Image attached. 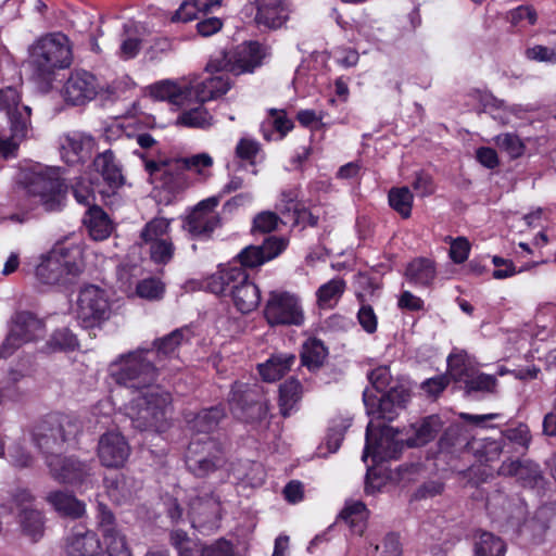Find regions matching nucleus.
I'll list each match as a JSON object with an SVG mask.
<instances>
[{"mask_svg":"<svg viewBox=\"0 0 556 556\" xmlns=\"http://www.w3.org/2000/svg\"><path fill=\"white\" fill-rule=\"evenodd\" d=\"M73 61L70 38L60 31L38 38L29 48V64L37 79L51 83L58 70L70 67Z\"/></svg>","mask_w":556,"mask_h":556,"instance_id":"nucleus-1","label":"nucleus"},{"mask_svg":"<svg viewBox=\"0 0 556 556\" xmlns=\"http://www.w3.org/2000/svg\"><path fill=\"white\" fill-rule=\"evenodd\" d=\"M206 289L214 294H229L236 308L242 314L253 312L261 302L257 286L249 279L245 269L238 265H226L210 276Z\"/></svg>","mask_w":556,"mask_h":556,"instance_id":"nucleus-2","label":"nucleus"},{"mask_svg":"<svg viewBox=\"0 0 556 556\" xmlns=\"http://www.w3.org/2000/svg\"><path fill=\"white\" fill-rule=\"evenodd\" d=\"M152 350L138 349L119 355L110 364L109 370L112 379L139 393L159 389L154 387L157 368L151 359Z\"/></svg>","mask_w":556,"mask_h":556,"instance_id":"nucleus-3","label":"nucleus"},{"mask_svg":"<svg viewBox=\"0 0 556 556\" xmlns=\"http://www.w3.org/2000/svg\"><path fill=\"white\" fill-rule=\"evenodd\" d=\"M83 268V253L79 247L56 243L48 253L40 256L35 274L45 285H66L79 276Z\"/></svg>","mask_w":556,"mask_h":556,"instance_id":"nucleus-4","label":"nucleus"},{"mask_svg":"<svg viewBox=\"0 0 556 556\" xmlns=\"http://www.w3.org/2000/svg\"><path fill=\"white\" fill-rule=\"evenodd\" d=\"M81 425L73 416L51 414L38 421L31 431V438L47 459L59 456L65 444L80 432Z\"/></svg>","mask_w":556,"mask_h":556,"instance_id":"nucleus-5","label":"nucleus"},{"mask_svg":"<svg viewBox=\"0 0 556 556\" xmlns=\"http://www.w3.org/2000/svg\"><path fill=\"white\" fill-rule=\"evenodd\" d=\"M170 394L160 389L141 392L126 407L134 428L140 431H162L166 427Z\"/></svg>","mask_w":556,"mask_h":556,"instance_id":"nucleus-6","label":"nucleus"},{"mask_svg":"<svg viewBox=\"0 0 556 556\" xmlns=\"http://www.w3.org/2000/svg\"><path fill=\"white\" fill-rule=\"evenodd\" d=\"M227 402L231 414L247 424L261 422L269 413V401L257 382H233Z\"/></svg>","mask_w":556,"mask_h":556,"instance_id":"nucleus-7","label":"nucleus"},{"mask_svg":"<svg viewBox=\"0 0 556 556\" xmlns=\"http://www.w3.org/2000/svg\"><path fill=\"white\" fill-rule=\"evenodd\" d=\"M448 374L453 381L464 386L465 393L493 392L497 380L495 376L479 371L477 363L465 350L455 349L447 356Z\"/></svg>","mask_w":556,"mask_h":556,"instance_id":"nucleus-8","label":"nucleus"},{"mask_svg":"<svg viewBox=\"0 0 556 556\" xmlns=\"http://www.w3.org/2000/svg\"><path fill=\"white\" fill-rule=\"evenodd\" d=\"M189 472L205 478L220 469L226 463V453L222 443L211 437L193 438L185 456Z\"/></svg>","mask_w":556,"mask_h":556,"instance_id":"nucleus-9","label":"nucleus"},{"mask_svg":"<svg viewBox=\"0 0 556 556\" xmlns=\"http://www.w3.org/2000/svg\"><path fill=\"white\" fill-rule=\"evenodd\" d=\"M22 185L29 197L37 199L47 212L60 211L64 204L67 187L54 173L28 172Z\"/></svg>","mask_w":556,"mask_h":556,"instance_id":"nucleus-10","label":"nucleus"},{"mask_svg":"<svg viewBox=\"0 0 556 556\" xmlns=\"http://www.w3.org/2000/svg\"><path fill=\"white\" fill-rule=\"evenodd\" d=\"M46 324L29 311L16 312L10 319L9 332L0 348L2 357L11 356L24 344L45 338Z\"/></svg>","mask_w":556,"mask_h":556,"instance_id":"nucleus-11","label":"nucleus"},{"mask_svg":"<svg viewBox=\"0 0 556 556\" xmlns=\"http://www.w3.org/2000/svg\"><path fill=\"white\" fill-rule=\"evenodd\" d=\"M170 220L154 217L140 231L139 245L147 247L150 260L157 265L168 264L175 253V245L168 235Z\"/></svg>","mask_w":556,"mask_h":556,"instance_id":"nucleus-12","label":"nucleus"},{"mask_svg":"<svg viewBox=\"0 0 556 556\" xmlns=\"http://www.w3.org/2000/svg\"><path fill=\"white\" fill-rule=\"evenodd\" d=\"M263 48L258 42L241 45L235 50L220 52L208 62V68L233 75L251 73L262 64Z\"/></svg>","mask_w":556,"mask_h":556,"instance_id":"nucleus-13","label":"nucleus"},{"mask_svg":"<svg viewBox=\"0 0 556 556\" xmlns=\"http://www.w3.org/2000/svg\"><path fill=\"white\" fill-rule=\"evenodd\" d=\"M264 317L270 326H301L304 323L300 299L291 292L281 290L268 293Z\"/></svg>","mask_w":556,"mask_h":556,"instance_id":"nucleus-14","label":"nucleus"},{"mask_svg":"<svg viewBox=\"0 0 556 556\" xmlns=\"http://www.w3.org/2000/svg\"><path fill=\"white\" fill-rule=\"evenodd\" d=\"M110 314L111 305L103 289L94 285H88L80 289L76 315L81 327L85 329L99 327L109 319Z\"/></svg>","mask_w":556,"mask_h":556,"instance_id":"nucleus-15","label":"nucleus"},{"mask_svg":"<svg viewBox=\"0 0 556 556\" xmlns=\"http://www.w3.org/2000/svg\"><path fill=\"white\" fill-rule=\"evenodd\" d=\"M220 197H210L200 201L182 218V228L194 239H208L220 227L222 218L216 211Z\"/></svg>","mask_w":556,"mask_h":556,"instance_id":"nucleus-16","label":"nucleus"},{"mask_svg":"<svg viewBox=\"0 0 556 556\" xmlns=\"http://www.w3.org/2000/svg\"><path fill=\"white\" fill-rule=\"evenodd\" d=\"M46 465L50 476L63 484L88 486L92 484L91 463L81 462L74 456H49Z\"/></svg>","mask_w":556,"mask_h":556,"instance_id":"nucleus-17","label":"nucleus"},{"mask_svg":"<svg viewBox=\"0 0 556 556\" xmlns=\"http://www.w3.org/2000/svg\"><path fill=\"white\" fill-rule=\"evenodd\" d=\"M180 165L178 159L144 161V168L150 177L159 180L161 187L174 195L186 191L191 186V179Z\"/></svg>","mask_w":556,"mask_h":556,"instance_id":"nucleus-18","label":"nucleus"},{"mask_svg":"<svg viewBox=\"0 0 556 556\" xmlns=\"http://www.w3.org/2000/svg\"><path fill=\"white\" fill-rule=\"evenodd\" d=\"M0 112L7 116L10 131L18 137H27L31 128V109L22 102V96L16 87L0 88Z\"/></svg>","mask_w":556,"mask_h":556,"instance_id":"nucleus-19","label":"nucleus"},{"mask_svg":"<svg viewBox=\"0 0 556 556\" xmlns=\"http://www.w3.org/2000/svg\"><path fill=\"white\" fill-rule=\"evenodd\" d=\"M409 399V392L402 386L391 388L379 397L369 390L363 393V401L367 414L375 417L392 421L403 409Z\"/></svg>","mask_w":556,"mask_h":556,"instance_id":"nucleus-20","label":"nucleus"},{"mask_svg":"<svg viewBox=\"0 0 556 556\" xmlns=\"http://www.w3.org/2000/svg\"><path fill=\"white\" fill-rule=\"evenodd\" d=\"M97 525L103 540L106 544L109 556H131L127 545L126 536L116 525L115 516L112 510L102 502L97 505Z\"/></svg>","mask_w":556,"mask_h":556,"instance_id":"nucleus-21","label":"nucleus"},{"mask_svg":"<svg viewBox=\"0 0 556 556\" xmlns=\"http://www.w3.org/2000/svg\"><path fill=\"white\" fill-rule=\"evenodd\" d=\"M99 85L94 75L85 71H73L64 83L62 94L67 103L83 105L96 98Z\"/></svg>","mask_w":556,"mask_h":556,"instance_id":"nucleus-22","label":"nucleus"},{"mask_svg":"<svg viewBox=\"0 0 556 556\" xmlns=\"http://www.w3.org/2000/svg\"><path fill=\"white\" fill-rule=\"evenodd\" d=\"M192 526L202 532H212L218 528L220 502L213 493L195 496L190 501Z\"/></svg>","mask_w":556,"mask_h":556,"instance_id":"nucleus-23","label":"nucleus"},{"mask_svg":"<svg viewBox=\"0 0 556 556\" xmlns=\"http://www.w3.org/2000/svg\"><path fill=\"white\" fill-rule=\"evenodd\" d=\"M97 453L102 466L122 468L130 455V446L122 433L108 431L100 437Z\"/></svg>","mask_w":556,"mask_h":556,"instance_id":"nucleus-24","label":"nucleus"},{"mask_svg":"<svg viewBox=\"0 0 556 556\" xmlns=\"http://www.w3.org/2000/svg\"><path fill=\"white\" fill-rule=\"evenodd\" d=\"M288 245L283 238L268 237L262 245H249L238 255L239 263L244 268H255L281 254Z\"/></svg>","mask_w":556,"mask_h":556,"instance_id":"nucleus-25","label":"nucleus"},{"mask_svg":"<svg viewBox=\"0 0 556 556\" xmlns=\"http://www.w3.org/2000/svg\"><path fill=\"white\" fill-rule=\"evenodd\" d=\"M210 75L200 81H193L189 85V96L194 94L195 99L201 102L216 100L224 96L231 86L228 72H217L214 68H208Z\"/></svg>","mask_w":556,"mask_h":556,"instance_id":"nucleus-26","label":"nucleus"},{"mask_svg":"<svg viewBox=\"0 0 556 556\" xmlns=\"http://www.w3.org/2000/svg\"><path fill=\"white\" fill-rule=\"evenodd\" d=\"M94 146V139L90 135L73 131L61 138V156L68 165L79 164L90 157Z\"/></svg>","mask_w":556,"mask_h":556,"instance_id":"nucleus-27","label":"nucleus"},{"mask_svg":"<svg viewBox=\"0 0 556 556\" xmlns=\"http://www.w3.org/2000/svg\"><path fill=\"white\" fill-rule=\"evenodd\" d=\"M256 13L254 22L266 29L281 28L289 18L286 0H254Z\"/></svg>","mask_w":556,"mask_h":556,"instance_id":"nucleus-28","label":"nucleus"},{"mask_svg":"<svg viewBox=\"0 0 556 556\" xmlns=\"http://www.w3.org/2000/svg\"><path fill=\"white\" fill-rule=\"evenodd\" d=\"M371 426L372 424L369 422L366 428V444L362 459L366 462L368 456H371L377 462L396 458L397 454L401 452L402 446L400 442L388 438V432L391 431L392 429L384 428L382 430L380 439L376 442L375 445H372L370 441Z\"/></svg>","mask_w":556,"mask_h":556,"instance_id":"nucleus-29","label":"nucleus"},{"mask_svg":"<svg viewBox=\"0 0 556 556\" xmlns=\"http://www.w3.org/2000/svg\"><path fill=\"white\" fill-rule=\"evenodd\" d=\"M66 551L71 556H103L104 548L98 534L93 531H77L68 539Z\"/></svg>","mask_w":556,"mask_h":556,"instance_id":"nucleus-30","label":"nucleus"},{"mask_svg":"<svg viewBox=\"0 0 556 556\" xmlns=\"http://www.w3.org/2000/svg\"><path fill=\"white\" fill-rule=\"evenodd\" d=\"M93 166L110 188L118 189L124 185L122 166L111 149L99 153L93 160Z\"/></svg>","mask_w":556,"mask_h":556,"instance_id":"nucleus-31","label":"nucleus"},{"mask_svg":"<svg viewBox=\"0 0 556 556\" xmlns=\"http://www.w3.org/2000/svg\"><path fill=\"white\" fill-rule=\"evenodd\" d=\"M46 500L64 517L77 519L86 513V504L70 492L52 491L47 494Z\"/></svg>","mask_w":556,"mask_h":556,"instance_id":"nucleus-32","label":"nucleus"},{"mask_svg":"<svg viewBox=\"0 0 556 556\" xmlns=\"http://www.w3.org/2000/svg\"><path fill=\"white\" fill-rule=\"evenodd\" d=\"M296 356L292 353H277L257 366L264 381L275 382L281 379L295 364Z\"/></svg>","mask_w":556,"mask_h":556,"instance_id":"nucleus-33","label":"nucleus"},{"mask_svg":"<svg viewBox=\"0 0 556 556\" xmlns=\"http://www.w3.org/2000/svg\"><path fill=\"white\" fill-rule=\"evenodd\" d=\"M437 276L435 264L427 257H417L410 261L405 269L406 279L419 287H429Z\"/></svg>","mask_w":556,"mask_h":556,"instance_id":"nucleus-34","label":"nucleus"},{"mask_svg":"<svg viewBox=\"0 0 556 556\" xmlns=\"http://www.w3.org/2000/svg\"><path fill=\"white\" fill-rule=\"evenodd\" d=\"M472 540L475 556H505L506 554L507 545L505 541L492 532L477 530Z\"/></svg>","mask_w":556,"mask_h":556,"instance_id":"nucleus-35","label":"nucleus"},{"mask_svg":"<svg viewBox=\"0 0 556 556\" xmlns=\"http://www.w3.org/2000/svg\"><path fill=\"white\" fill-rule=\"evenodd\" d=\"M303 396V386L296 378H289L279 387V409L283 417H289L299 408Z\"/></svg>","mask_w":556,"mask_h":556,"instance_id":"nucleus-36","label":"nucleus"},{"mask_svg":"<svg viewBox=\"0 0 556 556\" xmlns=\"http://www.w3.org/2000/svg\"><path fill=\"white\" fill-rule=\"evenodd\" d=\"M84 224L92 239L100 241L106 239L112 231V224L108 214L99 206L89 207Z\"/></svg>","mask_w":556,"mask_h":556,"instance_id":"nucleus-37","label":"nucleus"},{"mask_svg":"<svg viewBox=\"0 0 556 556\" xmlns=\"http://www.w3.org/2000/svg\"><path fill=\"white\" fill-rule=\"evenodd\" d=\"M328 356V349L321 340L316 338L307 339L301 351V363L309 370L320 368Z\"/></svg>","mask_w":556,"mask_h":556,"instance_id":"nucleus-38","label":"nucleus"},{"mask_svg":"<svg viewBox=\"0 0 556 556\" xmlns=\"http://www.w3.org/2000/svg\"><path fill=\"white\" fill-rule=\"evenodd\" d=\"M225 408L222 405L204 408L192 420V429L199 433L214 431L225 418Z\"/></svg>","mask_w":556,"mask_h":556,"instance_id":"nucleus-39","label":"nucleus"},{"mask_svg":"<svg viewBox=\"0 0 556 556\" xmlns=\"http://www.w3.org/2000/svg\"><path fill=\"white\" fill-rule=\"evenodd\" d=\"M189 86L180 87L174 81L163 80L150 87V94L156 100H167L172 103H178L189 96Z\"/></svg>","mask_w":556,"mask_h":556,"instance_id":"nucleus-40","label":"nucleus"},{"mask_svg":"<svg viewBox=\"0 0 556 556\" xmlns=\"http://www.w3.org/2000/svg\"><path fill=\"white\" fill-rule=\"evenodd\" d=\"M20 523L25 535L37 542L43 534V517L39 510L23 508L20 514Z\"/></svg>","mask_w":556,"mask_h":556,"instance_id":"nucleus-41","label":"nucleus"},{"mask_svg":"<svg viewBox=\"0 0 556 556\" xmlns=\"http://www.w3.org/2000/svg\"><path fill=\"white\" fill-rule=\"evenodd\" d=\"M186 331V329H175L163 338L156 339L153 342L154 349H151L153 354H156L160 358L174 355L185 340Z\"/></svg>","mask_w":556,"mask_h":556,"instance_id":"nucleus-42","label":"nucleus"},{"mask_svg":"<svg viewBox=\"0 0 556 556\" xmlns=\"http://www.w3.org/2000/svg\"><path fill=\"white\" fill-rule=\"evenodd\" d=\"M388 200L390 206L396 211L403 218H408L412 214L413 194L407 187L392 188L389 191Z\"/></svg>","mask_w":556,"mask_h":556,"instance_id":"nucleus-43","label":"nucleus"},{"mask_svg":"<svg viewBox=\"0 0 556 556\" xmlns=\"http://www.w3.org/2000/svg\"><path fill=\"white\" fill-rule=\"evenodd\" d=\"M345 290V281L341 278H334L321 285L317 292L318 305L320 307H331V302H337Z\"/></svg>","mask_w":556,"mask_h":556,"instance_id":"nucleus-44","label":"nucleus"},{"mask_svg":"<svg viewBox=\"0 0 556 556\" xmlns=\"http://www.w3.org/2000/svg\"><path fill=\"white\" fill-rule=\"evenodd\" d=\"M177 123L187 127L207 128L213 125V116L205 108L198 106L182 112Z\"/></svg>","mask_w":556,"mask_h":556,"instance_id":"nucleus-45","label":"nucleus"},{"mask_svg":"<svg viewBox=\"0 0 556 556\" xmlns=\"http://www.w3.org/2000/svg\"><path fill=\"white\" fill-rule=\"evenodd\" d=\"M441 420L438 416L431 415L426 417L416 428V438L410 445H424L431 441L441 429Z\"/></svg>","mask_w":556,"mask_h":556,"instance_id":"nucleus-46","label":"nucleus"},{"mask_svg":"<svg viewBox=\"0 0 556 556\" xmlns=\"http://www.w3.org/2000/svg\"><path fill=\"white\" fill-rule=\"evenodd\" d=\"M529 470V477L538 476V464L533 462H520V460H507L503 462V464L498 468V475L505 477H517L525 478L523 471Z\"/></svg>","mask_w":556,"mask_h":556,"instance_id":"nucleus-47","label":"nucleus"},{"mask_svg":"<svg viewBox=\"0 0 556 556\" xmlns=\"http://www.w3.org/2000/svg\"><path fill=\"white\" fill-rule=\"evenodd\" d=\"M494 143L511 159L521 156L525 151V144L516 134H501L494 138Z\"/></svg>","mask_w":556,"mask_h":556,"instance_id":"nucleus-48","label":"nucleus"},{"mask_svg":"<svg viewBox=\"0 0 556 556\" xmlns=\"http://www.w3.org/2000/svg\"><path fill=\"white\" fill-rule=\"evenodd\" d=\"M104 485L108 496L116 504H122L129 497V491L122 475L104 478Z\"/></svg>","mask_w":556,"mask_h":556,"instance_id":"nucleus-49","label":"nucleus"},{"mask_svg":"<svg viewBox=\"0 0 556 556\" xmlns=\"http://www.w3.org/2000/svg\"><path fill=\"white\" fill-rule=\"evenodd\" d=\"M165 292L164 283L156 278H146L140 280L136 287V293L150 301L160 300Z\"/></svg>","mask_w":556,"mask_h":556,"instance_id":"nucleus-50","label":"nucleus"},{"mask_svg":"<svg viewBox=\"0 0 556 556\" xmlns=\"http://www.w3.org/2000/svg\"><path fill=\"white\" fill-rule=\"evenodd\" d=\"M187 172L191 170L198 175L205 176L204 169L213 165V159L207 153H199L188 157H177Z\"/></svg>","mask_w":556,"mask_h":556,"instance_id":"nucleus-51","label":"nucleus"},{"mask_svg":"<svg viewBox=\"0 0 556 556\" xmlns=\"http://www.w3.org/2000/svg\"><path fill=\"white\" fill-rule=\"evenodd\" d=\"M280 217L270 211L261 212L253 219L252 231L254 233H268L277 229Z\"/></svg>","mask_w":556,"mask_h":556,"instance_id":"nucleus-52","label":"nucleus"},{"mask_svg":"<svg viewBox=\"0 0 556 556\" xmlns=\"http://www.w3.org/2000/svg\"><path fill=\"white\" fill-rule=\"evenodd\" d=\"M49 343L51 348L64 351L74 350L78 345L75 334L67 328L55 330Z\"/></svg>","mask_w":556,"mask_h":556,"instance_id":"nucleus-53","label":"nucleus"},{"mask_svg":"<svg viewBox=\"0 0 556 556\" xmlns=\"http://www.w3.org/2000/svg\"><path fill=\"white\" fill-rule=\"evenodd\" d=\"M200 5L205 7L206 3L201 0H186L179 7V9L172 16V22H189L197 18V14L200 11Z\"/></svg>","mask_w":556,"mask_h":556,"instance_id":"nucleus-54","label":"nucleus"},{"mask_svg":"<svg viewBox=\"0 0 556 556\" xmlns=\"http://www.w3.org/2000/svg\"><path fill=\"white\" fill-rule=\"evenodd\" d=\"M351 426V419H340L339 424L333 425L327 435V446L330 453H334L341 445L344 438V431Z\"/></svg>","mask_w":556,"mask_h":556,"instance_id":"nucleus-55","label":"nucleus"},{"mask_svg":"<svg viewBox=\"0 0 556 556\" xmlns=\"http://www.w3.org/2000/svg\"><path fill=\"white\" fill-rule=\"evenodd\" d=\"M503 447L502 441L484 440L480 446L476 448V453L480 456L481 462L489 463L498 458Z\"/></svg>","mask_w":556,"mask_h":556,"instance_id":"nucleus-56","label":"nucleus"},{"mask_svg":"<svg viewBox=\"0 0 556 556\" xmlns=\"http://www.w3.org/2000/svg\"><path fill=\"white\" fill-rule=\"evenodd\" d=\"M503 437L509 442L515 443L523 448L528 447L531 439L529 428L525 424H519L515 428L506 429L503 431Z\"/></svg>","mask_w":556,"mask_h":556,"instance_id":"nucleus-57","label":"nucleus"},{"mask_svg":"<svg viewBox=\"0 0 556 556\" xmlns=\"http://www.w3.org/2000/svg\"><path fill=\"white\" fill-rule=\"evenodd\" d=\"M470 243L467 238L458 237L451 241L450 257L456 264L464 263L469 255Z\"/></svg>","mask_w":556,"mask_h":556,"instance_id":"nucleus-58","label":"nucleus"},{"mask_svg":"<svg viewBox=\"0 0 556 556\" xmlns=\"http://www.w3.org/2000/svg\"><path fill=\"white\" fill-rule=\"evenodd\" d=\"M368 379L377 392H383L391 381L389 367L379 366L368 374Z\"/></svg>","mask_w":556,"mask_h":556,"instance_id":"nucleus-59","label":"nucleus"},{"mask_svg":"<svg viewBox=\"0 0 556 556\" xmlns=\"http://www.w3.org/2000/svg\"><path fill=\"white\" fill-rule=\"evenodd\" d=\"M453 380L447 372V375H440L430 379H427L422 382L421 388L425 392H427L429 395L437 396L441 392L445 390V388L448 386L450 381Z\"/></svg>","mask_w":556,"mask_h":556,"instance_id":"nucleus-60","label":"nucleus"},{"mask_svg":"<svg viewBox=\"0 0 556 556\" xmlns=\"http://www.w3.org/2000/svg\"><path fill=\"white\" fill-rule=\"evenodd\" d=\"M357 319L366 332L374 333L377 330V316L370 305L364 304L361 306Z\"/></svg>","mask_w":556,"mask_h":556,"instance_id":"nucleus-61","label":"nucleus"},{"mask_svg":"<svg viewBox=\"0 0 556 556\" xmlns=\"http://www.w3.org/2000/svg\"><path fill=\"white\" fill-rule=\"evenodd\" d=\"M492 263L495 267H497L495 270H493V278L501 280L508 277L514 276L517 270L513 263V261L503 258L501 256H493Z\"/></svg>","mask_w":556,"mask_h":556,"instance_id":"nucleus-62","label":"nucleus"},{"mask_svg":"<svg viewBox=\"0 0 556 556\" xmlns=\"http://www.w3.org/2000/svg\"><path fill=\"white\" fill-rule=\"evenodd\" d=\"M201 556H233L232 545L229 541L219 539L201 549Z\"/></svg>","mask_w":556,"mask_h":556,"instance_id":"nucleus-63","label":"nucleus"},{"mask_svg":"<svg viewBox=\"0 0 556 556\" xmlns=\"http://www.w3.org/2000/svg\"><path fill=\"white\" fill-rule=\"evenodd\" d=\"M527 56L530 60L556 64V51L545 46L536 45L529 48L527 50Z\"/></svg>","mask_w":556,"mask_h":556,"instance_id":"nucleus-64","label":"nucleus"}]
</instances>
